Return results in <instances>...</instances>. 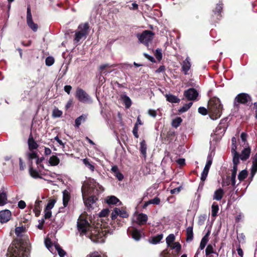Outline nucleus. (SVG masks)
<instances>
[{
  "mask_svg": "<svg viewBox=\"0 0 257 257\" xmlns=\"http://www.w3.org/2000/svg\"><path fill=\"white\" fill-rule=\"evenodd\" d=\"M103 190V188L93 179H88L87 187L83 186L81 188L83 200L85 206L88 208H91V205L97 200L96 195H98Z\"/></svg>",
  "mask_w": 257,
  "mask_h": 257,
  "instance_id": "f257e3e1",
  "label": "nucleus"
},
{
  "mask_svg": "<svg viewBox=\"0 0 257 257\" xmlns=\"http://www.w3.org/2000/svg\"><path fill=\"white\" fill-rule=\"evenodd\" d=\"M208 108L209 116L212 119H217L221 115L223 107L219 98H211L208 102Z\"/></svg>",
  "mask_w": 257,
  "mask_h": 257,
  "instance_id": "f03ea898",
  "label": "nucleus"
},
{
  "mask_svg": "<svg viewBox=\"0 0 257 257\" xmlns=\"http://www.w3.org/2000/svg\"><path fill=\"white\" fill-rule=\"evenodd\" d=\"M155 34L150 30H145L141 33H138L136 37L139 42L149 47V44L151 43L154 37Z\"/></svg>",
  "mask_w": 257,
  "mask_h": 257,
  "instance_id": "7ed1b4c3",
  "label": "nucleus"
},
{
  "mask_svg": "<svg viewBox=\"0 0 257 257\" xmlns=\"http://www.w3.org/2000/svg\"><path fill=\"white\" fill-rule=\"evenodd\" d=\"M251 103V98L247 93H242L238 94L235 98L234 101V108L238 109L239 104H246L247 105Z\"/></svg>",
  "mask_w": 257,
  "mask_h": 257,
  "instance_id": "20e7f679",
  "label": "nucleus"
},
{
  "mask_svg": "<svg viewBox=\"0 0 257 257\" xmlns=\"http://www.w3.org/2000/svg\"><path fill=\"white\" fill-rule=\"evenodd\" d=\"M77 228L81 235L86 234L90 230V225L88 221L80 216L77 223Z\"/></svg>",
  "mask_w": 257,
  "mask_h": 257,
  "instance_id": "39448f33",
  "label": "nucleus"
},
{
  "mask_svg": "<svg viewBox=\"0 0 257 257\" xmlns=\"http://www.w3.org/2000/svg\"><path fill=\"white\" fill-rule=\"evenodd\" d=\"M76 97L82 102H91V99L89 95L82 89L78 88L76 91Z\"/></svg>",
  "mask_w": 257,
  "mask_h": 257,
  "instance_id": "423d86ee",
  "label": "nucleus"
},
{
  "mask_svg": "<svg viewBox=\"0 0 257 257\" xmlns=\"http://www.w3.org/2000/svg\"><path fill=\"white\" fill-rule=\"evenodd\" d=\"M26 248L20 243L16 245L12 253V257H27Z\"/></svg>",
  "mask_w": 257,
  "mask_h": 257,
  "instance_id": "0eeeda50",
  "label": "nucleus"
},
{
  "mask_svg": "<svg viewBox=\"0 0 257 257\" xmlns=\"http://www.w3.org/2000/svg\"><path fill=\"white\" fill-rule=\"evenodd\" d=\"M199 93L198 91L193 88H189L184 92V96L188 100H195L197 99Z\"/></svg>",
  "mask_w": 257,
  "mask_h": 257,
  "instance_id": "6e6552de",
  "label": "nucleus"
},
{
  "mask_svg": "<svg viewBox=\"0 0 257 257\" xmlns=\"http://www.w3.org/2000/svg\"><path fill=\"white\" fill-rule=\"evenodd\" d=\"M118 215L122 218H126L128 216L126 211L124 210H120L118 208H115L111 214L112 219L113 220L116 219Z\"/></svg>",
  "mask_w": 257,
  "mask_h": 257,
  "instance_id": "1a4fd4ad",
  "label": "nucleus"
},
{
  "mask_svg": "<svg viewBox=\"0 0 257 257\" xmlns=\"http://www.w3.org/2000/svg\"><path fill=\"white\" fill-rule=\"evenodd\" d=\"M191 66L190 59L189 57H187L181 64L182 71L183 72L185 75L188 74V71L190 70Z\"/></svg>",
  "mask_w": 257,
  "mask_h": 257,
  "instance_id": "9d476101",
  "label": "nucleus"
},
{
  "mask_svg": "<svg viewBox=\"0 0 257 257\" xmlns=\"http://www.w3.org/2000/svg\"><path fill=\"white\" fill-rule=\"evenodd\" d=\"M11 215V212L9 210L0 211V222L1 223L8 222L10 219Z\"/></svg>",
  "mask_w": 257,
  "mask_h": 257,
  "instance_id": "9b49d317",
  "label": "nucleus"
},
{
  "mask_svg": "<svg viewBox=\"0 0 257 257\" xmlns=\"http://www.w3.org/2000/svg\"><path fill=\"white\" fill-rule=\"evenodd\" d=\"M251 153V149L249 147L247 146L244 148L241 151V154L239 155L240 159L242 161H246L250 156Z\"/></svg>",
  "mask_w": 257,
  "mask_h": 257,
  "instance_id": "f8f14e48",
  "label": "nucleus"
},
{
  "mask_svg": "<svg viewBox=\"0 0 257 257\" xmlns=\"http://www.w3.org/2000/svg\"><path fill=\"white\" fill-rule=\"evenodd\" d=\"M89 26L88 23L81 24L79 25L77 31L80 33H83L85 34V35L88 36L89 34Z\"/></svg>",
  "mask_w": 257,
  "mask_h": 257,
  "instance_id": "ddd939ff",
  "label": "nucleus"
},
{
  "mask_svg": "<svg viewBox=\"0 0 257 257\" xmlns=\"http://www.w3.org/2000/svg\"><path fill=\"white\" fill-rule=\"evenodd\" d=\"M257 172V153L252 158V164L251 168V177L253 178Z\"/></svg>",
  "mask_w": 257,
  "mask_h": 257,
  "instance_id": "4468645a",
  "label": "nucleus"
},
{
  "mask_svg": "<svg viewBox=\"0 0 257 257\" xmlns=\"http://www.w3.org/2000/svg\"><path fill=\"white\" fill-rule=\"evenodd\" d=\"M28 144L29 146V149L30 150H34L37 149L38 148V145L34 140L32 134H31L29 136L28 141Z\"/></svg>",
  "mask_w": 257,
  "mask_h": 257,
  "instance_id": "2eb2a0df",
  "label": "nucleus"
},
{
  "mask_svg": "<svg viewBox=\"0 0 257 257\" xmlns=\"http://www.w3.org/2000/svg\"><path fill=\"white\" fill-rule=\"evenodd\" d=\"M224 194L223 190L221 188L217 189L215 192L213 196V200L219 201L221 200Z\"/></svg>",
  "mask_w": 257,
  "mask_h": 257,
  "instance_id": "dca6fc26",
  "label": "nucleus"
},
{
  "mask_svg": "<svg viewBox=\"0 0 257 257\" xmlns=\"http://www.w3.org/2000/svg\"><path fill=\"white\" fill-rule=\"evenodd\" d=\"M27 23L29 27L34 32H36L38 30V25L35 23L32 20V17H27Z\"/></svg>",
  "mask_w": 257,
  "mask_h": 257,
  "instance_id": "f3484780",
  "label": "nucleus"
},
{
  "mask_svg": "<svg viewBox=\"0 0 257 257\" xmlns=\"http://www.w3.org/2000/svg\"><path fill=\"white\" fill-rule=\"evenodd\" d=\"M144 233L142 231L134 229L132 231V237L136 241H139L143 236Z\"/></svg>",
  "mask_w": 257,
  "mask_h": 257,
  "instance_id": "a211bd4d",
  "label": "nucleus"
},
{
  "mask_svg": "<svg viewBox=\"0 0 257 257\" xmlns=\"http://www.w3.org/2000/svg\"><path fill=\"white\" fill-rule=\"evenodd\" d=\"M148 220V216L146 214L144 213H140L137 217V221L140 225L145 224Z\"/></svg>",
  "mask_w": 257,
  "mask_h": 257,
  "instance_id": "6ab92c4d",
  "label": "nucleus"
},
{
  "mask_svg": "<svg viewBox=\"0 0 257 257\" xmlns=\"http://www.w3.org/2000/svg\"><path fill=\"white\" fill-rule=\"evenodd\" d=\"M163 234H159L156 236H153L149 239V242L152 244H157L160 242L161 239L163 238Z\"/></svg>",
  "mask_w": 257,
  "mask_h": 257,
  "instance_id": "aec40b11",
  "label": "nucleus"
},
{
  "mask_svg": "<svg viewBox=\"0 0 257 257\" xmlns=\"http://www.w3.org/2000/svg\"><path fill=\"white\" fill-rule=\"evenodd\" d=\"M165 96L167 100L171 103H178L180 101V99L178 97L173 94H166Z\"/></svg>",
  "mask_w": 257,
  "mask_h": 257,
  "instance_id": "412c9836",
  "label": "nucleus"
},
{
  "mask_svg": "<svg viewBox=\"0 0 257 257\" xmlns=\"http://www.w3.org/2000/svg\"><path fill=\"white\" fill-rule=\"evenodd\" d=\"M186 240L187 241H191L193 238V225L188 227L186 229Z\"/></svg>",
  "mask_w": 257,
  "mask_h": 257,
  "instance_id": "4be33fe9",
  "label": "nucleus"
},
{
  "mask_svg": "<svg viewBox=\"0 0 257 257\" xmlns=\"http://www.w3.org/2000/svg\"><path fill=\"white\" fill-rule=\"evenodd\" d=\"M147 144L145 140H143L140 143V152L145 158L147 156Z\"/></svg>",
  "mask_w": 257,
  "mask_h": 257,
  "instance_id": "5701e85b",
  "label": "nucleus"
},
{
  "mask_svg": "<svg viewBox=\"0 0 257 257\" xmlns=\"http://www.w3.org/2000/svg\"><path fill=\"white\" fill-rule=\"evenodd\" d=\"M70 199L69 193L66 190L63 192V204L64 207H66Z\"/></svg>",
  "mask_w": 257,
  "mask_h": 257,
  "instance_id": "b1692460",
  "label": "nucleus"
},
{
  "mask_svg": "<svg viewBox=\"0 0 257 257\" xmlns=\"http://www.w3.org/2000/svg\"><path fill=\"white\" fill-rule=\"evenodd\" d=\"M49 163L51 166H57L59 164L60 160L56 156L53 155L50 158Z\"/></svg>",
  "mask_w": 257,
  "mask_h": 257,
  "instance_id": "393cba45",
  "label": "nucleus"
},
{
  "mask_svg": "<svg viewBox=\"0 0 257 257\" xmlns=\"http://www.w3.org/2000/svg\"><path fill=\"white\" fill-rule=\"evenodd\" d=\"M87 36H86L85 35V34L84 33H80L78 31H76L75 32V38H74V40L78 43L79 42L80 40H81L82 39H85L86 37H87Z\"/></svg>",
  "mask_w": 257,
  "mask_h": 257,
  "instance_id": "a878e982",
  "label": "nucleus"
},
{
  "mask_svg": "<svg viewBox=\"0 0 257 257\" xmlns=\"http://www.w3.org/2000/svg\"><path fill=\"white\" fill-rule=\"evenodd\" d=\"M210 168V167L206 165L205 166V167L201 173V180L202 181V182L205 181V180L206 179Z\"/></svg>",
  "mask_w": 257,
  "mask_h": 257,
  "instance_id": "bb28decb",
  "label": "nucleus"
},
{
  "mask_svg": "<svg viewBox=\"0 0 257 257\" xmlns=\"http://www.w3.org/2000/svg\"><path fill=\"white\" fill-rule=\"evenodd\" d=\"M119 202V200L114 196L108 197L106 199V202L108 204H116Z\"/></svg>",
  "mask_w": 257,
  "mask_h": 257,
  "instance_id": "cd10ccee",
  "label": "nucleus"
},
{
  "mask_svg": "<svg viewBox=\"0 0 257 257\" xmlns=\"http://www.w3.org/2000/svg\"><path fill=\"white\" fill-rule=\"evenodd\" d=\"M7 203V195L6 192L0 193V206H3Z\"/></svg>",
  "mask_w": 257,
  "mask_h": 257,
  "instance_id": "c85d7f7f",
  "label": "nucleus"
},
{
  "mask_svg": "<svg viewBox=\"0 0 257 257\" xmlns=\"http://www.w3.org/2000/svg\"><path fill=\"white\" fill-rule=\"evenodd\" d=\"M86 119V116L85 115H82L80 116H79L78 117H77L76 119H75V126L77 127H79V126L80 125L82 121L84 122L85 121Z\"/></svg>",
  "mask_w": 257,
  "mask_h": 257,
  "instance_id": "c756f323",
  "label": "nucleus"
},
{
  "mask_svg": "<svg viewBox=\"0 0 257 257\" xmlns=\"http://www.w3.org/2000/svg\"><path fill=\"white\" fill-rule=\"evenodd\" d=\"M219 210L218 205L216 203H213L211 206V215L213 217L217 216Z\"/></svg>",
  "mask_w": 257,
  "mask_h": 257,
  "instance_id": "7c9ffc66",
  "label": "nucleus"
},
{
  "mask_svg": "<svg viewBox=\"0 0 257 257\" xmlns=\"http://www.w3.org/2000/svg\"><path fill=\"white\" fill-rule=\"evenodd\" d=\"M211 253H215L217 255H218L217 252L214 251L213 245L209 244L207 246L205 249V254L207 256Z\"/></svg>",
  "mask_w": 257,
  "mask_h": 257,
  "instance_id": "2f4dec72",
  "label": "nucleus"
},
{
  "mask_svg": "<svg viewBox=\"0 0 257 257\" xmlns=\"http://www.w3.org/2000/svg\"><path fill=\"white\" fill-rule=\"evenodd\" d=\"M83 164L87 167L88 168H89L91 171H93L94 170V165L91 164L89 161V159L85 158L83 159L82 160Z\"/></svg>",
  "mask_w": 257,
  "mask_h": 257,
  "instance_id": "473e14b6",
  "label": "nucleus"
},
{
  "mask_svg": "<svg viewBox=\"0 0 257 257\" xmlns=\"http://www.w3.org/2000/svg\"><path fill=\"white\" fill-rule=\"evenodd\" d=\"M122 99L125 107L127 108H130L132 105V101L130 97L126 95H124L123 96Z\"/></svg>",
  "mask_w": 257,
  "mask_h": 257,
  "instance_id": "72a5a7b5",
  "label": "nucleus"
},
{
  "mask_svg": "<svg viewBox=\"0 0 257 257\" xmlns=\"http://www.w3.org/2000/svg\"><path fill=\"white\" fill-rule=\"evenodd\" d=\"M247 174L248 172L246 170H242L238 175V179L240 182L243 181L245 178H246Z\"/></svg>",
  "mask_w": 257,
  "mask_h": 257,
  "instance_id": "f704fd0d",
  "label": "nucleus"
},
{
  "mask_svg": "<svg viewBox=\"0 0 257 257\" xmlns=\"http://www.w3.org/2000/svg\"><path fill=\"white\" fill-rule=\"evenodd\" d=\"M239 158L240 156L239 154L236 151H234V155L233 157V164L234 166H237L238 165L239 162Z\"/></svg>",
  "mask_w": 257,
  "mask_h": 257,
  "instance_id": "c9c22d12",
  "label": "nucleus"
},
{
  "mask_svg": "<svg viewBox=\"0 0 257 257\" xmlns=\"http://www.w3.org/2000/svg\"><path fill=\"white\" fill-rule=\"evenodd\" d=\"M182 121V118L180 117H178L173 120V121L172 122V125L173 127L177 128L180 125Z\"/></svg>",
  "mask_w": 257,
  "mask_h": 257,
  "instance_id": "e433bc0d",
  "label": "nucleus"
},
{
  "mask_svg": "<svg viewBox=\"0 0 257 257\" xmlns=\"http://www.w3.org/2000/svg\"><path fill=\"white\" fill-rule=\"evenodd\" d=\"M55 247L57 250L58 254L60 257H64L65 256L66 254L65 251L62 248H61L58 244H55Z\"/></svg>",
  "mask_w": 257,
  "mask_h": 257,
  "instance_id": "4c0bfd02",
  "label": "nucleus"
},
{
  "mask_svg": "<svg viewBox=\"0 0 257 257\" xmlns=\"http://www.w3.org/2000/svg\"><path fill=\"white\" fill-rule=\"evenodd\" d=\"M193 103L190 102L188 103L184 104L181 108L179 109V111L183 113L187 111L192 106Z\"/></svg>",
  "mask_w": 257,
  "mask_h": 257,
  "instance_id": "58836bf2",
  "label": "nucleus"
},
{
  "mask_svg": "<svg viewBox=\"0 0 257 257\" xmlns=\"http://www.w3.org/2000/svg\"><path fill=\"white\" fill-rule=\"evenodd\" d=\"M208 241V237L206 236H204L200 242V246H199V249L201 250H202L205 247L207 242Z\"/></svg>",
  "mask_w": 257,
  "mask_h": 257,
  "instance_id": "ea45409f",
  "label": "nucleus"
},
{
  "mask_svg": "<svg viewBox=\"0 0 257 257\" xmlns=\"http://www.w3.org/2000/svg\"><path fill=\"white\" fill-rule=\"evenodd\" d=\"M116 66H117V64L110 65L109 64H104L101 65L99 66V70L100 71V72L102 73L104 70V69L106 68H111V67H115Z\"/></svg>",
  "mask_w": 257,
  "mask_h": 257,
  "instance_id": "a19ab883",
  "label": "nucleus"
},
{
  "mask_svg": "<svg viewBox=\"0 0 257 257\" xmlns=\"http://www.w3.org/2000/svg\"><path fill=\"white\" fill-rule=\"evenodd\" d=\"M155 56L156 58V59L160 61L162 59V49L160 48H158L156 49Z\"/></svg>",
  "mask_w": 257,
  "mask_h": 257,
  "instance_id": "79ce46f5",
  "label": "nucleus"
},
{
  "mask_svg": "<svg viewBox=\"0 0 257 257\" xmlns=\"http://www.w3.org/2000/svg\"><path fill=\"white\" fill-rule=\"evenodd\" d=\"M29 172L30 175L34 178H41L38 172L36 170L33 169L32 167L30 168Z\"/></svg>",
  "mask_w": 257,
  "mask_h": 257,
  "instance_id": "37998d69",
  "label": "nucleus"
},
{
  "mask_svg": "<svg viewBox=\"0 0 257 257\" xmlns=\"http://www.w3.org/2000/svg\"><path fill=\"white\" fill-rule=\"evenodd\" d=\"M56 202V199H54L50 200L47 203V204L45 207V209H46L47 210H51V209L53 208Z\"/></svg>",
  "mask_w": 257,
  "mask_h": 257,
  "instance_id": "c03bdc74",
  "label": "nucleus"
},
{
  "mask_svg": "<svg viewBox=\"0 0 257 257\" xmlns=\"http://www.w3.org/2000/svg\"><path fill=\"white\" fill-rule=\"evenodd\" d=\"M175 237L173 234H169L166 238V243L168 245L170 244L174 241Z\"/></svg>",
  "mask_w": 257,
  "mask_h": 257,
  "instance_id": "a18cd8bd",
  "label": "nucleus"
},
{
  "mask_svg": "<svg viewBox=\"0 0 257 257\" xmlns=\"http://www.w3.org/2000/svg\"><path fill=\"white\" fill-rule=\"evenodd\" d=\"M62 115V111L58 108H55L52 112V116L54 117H59Z\"/></svg>",
  "mask_w": 257,
  "mask_h": 257,
  "instance_id": "49530a36",
  "label": "nucleus"
},
{
  "mask_svg": "<svg viewBox=\"0 0 257 257\" xmlns=\"http://www.w3.org/2000/svg\"><path fill=\"white\" fill-rule=\"evenodd\" d=\"M46 65L48 66L52 65L54 63V59L52 57H48L45 60Z\"/></svg>",
  "mask_w": 257,
  "mask_h": 257,
  "instance_id": "de8ad7c7",
  "label": "nucleus"
},
{
  "mask_svg": "<svg viewBox=\"0 0 257 257\" xmlns=\"http://www.w3.org/2000/svg\"><path fill=\"white\" fill-rule=\"evenodd\" d=\"M173 249H175L176 251L178 253L179 252L181 249V245L180 243L178 242H175L172 247Z\"/></svg>",
  "mask_w": 257,
  "mask_h": 257,
  "instance_id": "09e8293b",
  "label": "nucleus"
},
{
  "mask_svg": "<svg viewBox=\"0 0 257 257\" xmlns=\"http://www.w3.org/2000/svg\"><path fill=\"white\" fill-rule=\"evenodd\" d=\"M45 245L46 246V247L50 250L51 251V249L52 247V242H51V240L50 238H46L45 240Z\"/></svg>",
  "mask_w": 257,
  "mask_h": 257,
  "instance_id": "8fccbe9b",
  "label": "nucleus"
},
{
  "mask_svg": "<svg viewBox=\"0 0 257 257\" xmlns=\"http://www.w3.org/2000/svg\"><path fill=\"white\" fill-rule=\"evenodd\" d=\"M24 231L23 227H17L15 229V233L17 236H20Z\"/></svg>",
  "mask_w": 257,
  "mask_h": 257,
  "instance_id": "3c124183",
  "label": "nucleus"
},
{
  "mask_svg": "<svg viewBox=\"0 0 257 257\" xmlns=\"http://www.w3.org/2000/svg\"><path fill=\"white\" fill-rule=\"evenodd\" d=\"M198 112L199 113L203 115H205L207 114V112H208V109L207 110L204 107H200L198 108Z\"/></svg>",
  "mask_w": 257,
  "mask_h": 257,
  "instance_id": "603ef678",
  "label": "nucleus"
},
{
  "mask_svg": "<svg viewBox=\"0 0 257 257\" xmlns=\"http://www.w3.org/2000/svg\"><path fill=\"white\" fill-rule=\"evenodd\" d=\"M149 203H151V204H152L158 205L160 203V199L159 198L156 197L153 199L150 200Z\"/></svg>",
  "mask_w": 257,
  "mask_h": 257,
  "instance_id": "864d4df0",
  "label": "nucleus"
},
{
  "mask_svg": "<svg viewBox=\"0 0 257 257\" xmlns=\"http://www.w3.org/2000/svg\"><path fill=\"white\" fill-rule=\"evenodd\" d=\"M224 121H226V120L222 119L220 121V122L218 126H217V128L221 130L222 128L223 129V131L225 130V128L226 127V125L224 123Z\"/></svg>",
  "mask_w": 257,
  "mask_h": 257,
  "instance_id": "5fc2aeb1",
  "label": "nucleus"
},
{
  "mask_svg": "<svg viewBox=\"0 0 257 257\" xmlns=\"http://www.w3.org/2000/svg\"><path fill=\"white\" fill-rule=\"evenodd\" d=\"M28 158L30 160L37 159L38 158V155L35 152H32L28 154Z\"/></svg>",
  "mask_w": 257,
  "mask_h": 257,
  "instance_id": "6e6d98bb",
  "label": "nucleus"
},
{
  "mask_svg": "<svg viewBox=\"0 0 257 257\" xmlns=\"http://www.w3.org/2000/svg\"><path fill=\"white\" fill-rule=\"evenodd\" d=\"M138 126H137V124H135V126L133 128V133L135 138H139V135H138Z\"/></svg>",
  "mask_w": 257,
  "mask_h": 257,
  "instance_id": "4d7b16f0",
  "label": "nucleus"
},
{
  "mask_svg": "<svg viewBox=\"0 0 257 257\" xmlns=\"http://www.w3.org/2000/svg\"><path fill=\"white\" fill-rule=\"evenodd\" d=\"M52 215V212L50 210L45 209V219L50 218Z\"/></svg>",
  "mask_w": 257,
  "mask_h": 257,
  "instance_id": "13d9d810",
  "label": "nucleus"
},
{
  "mask_svg": "<svg viewBox=\"0 0 257 257\" xmlns=\"http://www.w3.org/2000/svg\"><path fill=\"white\" fill-rule=\"evenodd\" d=\"M143 55L145 57V58H146L147 59L149 60L151 62H153V63L156 62V60L153 56H150L146 53H144L143 54Z\"/></svg>",
  "mask_w": 257,
  "mask_h": 257,
  "instance_id": "bf43d9fd",
  "label": "nucleus"
},
{
  "mask_svg": "<svg viewBox=\"0 0 257 257\" xmlns=\"http://www.w3.org/2000/svg\"><path fill=\"white\" fill-rule=\"evenodd\" d=\"M26 206V203L23 200H20L19 202H18V207L19 208H20V209H24Z\"/></svg>",
  "mask_w": 257,
  "mask_h": 257,
  "instance_id": "052dcab7",
  "label": "nucleus"
},
{
  "mask_svg": "<svg viewBox=\"0 0 257 257\" xmlns=\"http://www.w3.org/2000/svg\"><path fill=\"white\" fill-rule=\"evenodd\" d=\"M148 113L150 115H151V116H152L153 117H155L157 115L156 110L151 109H150L148 110Z\"/></svg>",
  "mask_w": 257,
  "mask_h": 257,
  "instance_id": "680f3d73",
  "label": "nucleus"
},
{
  "mask_svg": "<svg viewBox=\"0 0 257 257\" xmlns=\"http://www.w3.org/2000/svg\"><path fill=\"white\" fill-rule=\"evenodd\" d=\"M44 158L43 157H42L41 158H39L38 157L37 158V160H36V164L38 166H40V167H42V168H43V166L41 163L44 161Z\"/></svg>",
  "mask_w": 257,
  "mask_h": 257,
  "instance_id": "e2e57ef3",
  "label": "nucleus"
},
{
  "mask_svg": "<svg viewBox=\"0 0 257 257\" xmlns=\"http://www.w3.org/2000/svg\"><path fill=\"white\" fill-rule=\"evenodd\" d=\"M247 135L245 133H242L240 135V138L243 142L244 143L246 142Z\"/></svg>",
  "mask_w": 257,
  "mask_h": 257,
  "instance_id": "0e129e2a",
  "label": "nucleus"
},
{
  "mask_svg": "<svg viewBox=\"0 0 257 257\" xmlns=\"http://www.w3.org/2000/svg\"><path fill=\"white\" fill-rule=\"evenodd\" d=\"M181 188V187L175 188L171 190L170 192L172 194H175V193H178L180 191Z\"/></svg>",
  "mask_w": 257,
  "mask_h": 257,
  "instance_id": "69168bd1",
  "label": "nucleus"
},
{
  "mask_svg": "<svg viewBox=\"0 0 257 257\" xmlns=\"http://www.w3.org/2000/svg\"><path fill=\"white\" fill-rule=\"evenodd\" d=\"M177 163L180 166H183L185 164V160L183 158H180L176 161Z\"/></svg>",
  "mask_w": 257,
  "mask_h": 257,
  "instance_id": "338daca9",
  "label": "nucleus"
},
{
  "mask_svg": "<svg viewBox=\"0 0 257 257\" xmlns=\"http://www.w3.org/2000/svg\"><path fill=\"white\" fill-rule=\"evenodd\" d=\"M128 6L129 8L131 10H137L138 8V5L136 3H133Z\"/></svg>",
  "mask_w": 257,
  "mask_h": 257,
  "instance_id": "774afa93",
  "label": "nucleus"
}]
</instances>
